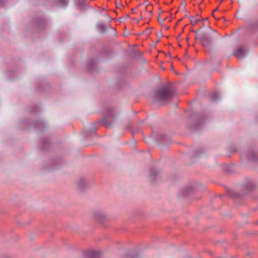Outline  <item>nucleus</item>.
I'll return each mask as SVG.
<instances>
[{
  "label": "nucleus",
  "instance_id": "nucleus-14",
  "mask_svg": "<svg viewBox=\"0 0 258 258\" xmlns=\"http://www.w3.org/2000/svg\"><path fill=\"white\" fill-rule=\"evenodd\" d=\"M190 20L191 24L195 26L196 25L198 22L200 20V16L198 15H197L196 17H190Z\"/></svg>",
  "mask_w": 258,
  "mask_h": 258
},
{
  "label": "nucleus",
  "instance_id": "nucleus-5",
  "mask_svg": "<svg viewBox=\"0 0 258 258\" xmlns=\"http://www.w3.org/2000/svg\"><path fill=\"white\" fill-rule=\"evenodd\" d=\"M77 189L80 192H84L90 187V183L85 178H80L76 182Z\"/></svg>",
  "mask_w": 258,
  "mask_h": 258
},
{
  "label": "nucleus",
  "instance_id": "nucleus-18",
  "mask_svg": "<svg viewBox=\"0 0 258 258\" xmlns=\"http://www.w3.org/2000/svg\"><path fill=\"white\" fill-rule=\"evenodd\" d=\"M7 1L8 0H0V7H3Z\"/></svg>",
  "mask_w": 258,
  "mask_h": 258
},
{
  "label": "nucleus",
  "instance_id": "nucleus-6",
  "mask_svg": "<svg viewBox=\"0 0 258 258\" xmlns=\"http://www.w3.org/2000/svg\"><path fill=\"white\" fill-rule=\"evenodd\" d=\"M83 258H97V251L90 249H85L82 252Z\"/></svg>",
  "mask_w": 258,
  "mask_h": 258
},
{
  "label": "nucleus",
  "instance_id": "nucleus-3",
  "mask_svg": "<svg viewBox=\"0 0 258 258\" xmlns=\"http://www.w3.org/2000/svg\"><path fill=\"white\" fill-rule=\"evenodd\" d=\"M172 95V92L168 86L163 87L157 91L156 96L158 99L161 102L168 100Z\"/></svg>",
  "mask_w": 258,
  "mask_h": 258
},
{
  "label": "nucleus",
  "instance_id": "nucleus-2",
  "mask_svg": "<svg viewBox=\"0 0 258 258\" xmlns=\"http://www.w3.org/2000/svg\"><path fill=\"white\" fill-rule=\"evenodd\" d=\"M20 123L28 128L34 127L38 133H42L47 127V124L43 120H37L34 122H30L28 118H25L20 121Z\"/></svg>",
  "mask_w": 258,
  "mask_h": 258
},
{
  "label": "nucleus",
  "instance_id": "nucleus-17",
  "mask_svg": "<svg viewBox=\"0 0 258 258\" xmlns=\"http://www.w3.org/2000/svg\"><path fill=\"white\" fill-rule=\"evenodd\" d=\"M77 6L80 9H83L85 6L84 0H80L78 2Z\"/></svg>",
  "mask_w": 258,
  "mask_h": 258
},
{
  "label": "nucleus",
  "instance_id": "nucleus-21",
  "mask_svg": "<svg viewBox=\"0 0 258 258\" xmlns=\"http://www.w3.org/2000/svg\"><path fill=\"white\" fill-rule=\"evenodd\" d=\"M39 88L40 90H44L45 89L43 88V86H42V84H39Z\"/></svg>",
  "mask_w": 258,
  "mask_h": 258
},
{
  "label": "nucleus",
  "instance_id": "nucleus-9",
  "mask_svg": "<svg viewBox=\"0 0 258 258\" xmlns=\"http://www.w3.org/2000/svg\"><path fill=\"white\" fill-rule=\"evenodd\" d=\"M51 145L49 140L47 138H44L40 145V149L42 151H47L50 148Z\"/></svg>",
  "mask_w": 258,
  "mask_h": 258
},
{
  "label": "nucleus",
  "instance_id": "nucleus-13",
  "mask_svg": "<svg viewBox=\"0 0 258 258\" xmlns=\"http://www.w3.org/2000/svg\"><path fill=\"white\" fill-rule=\"evenodd\" d=\"M56 4L59 7H64L68 5V1L67 0H57Z\"/></svg>",
  "mask_w": 258,
  "mask_h": 258
},
{
  "label": "nucleus",
  "instance_id": "nucleus-19",
  "mask_svg": "<svg viewBox=\"0 0 258 258\" xmlns=\"http://www.w3.org/2000/svg\"><path fill=\"white\" fill-rule=\"evenodd\" d=\"M92 216L93 218L96 219V218L97 217V214H96V212L95 211H94L93 212H92Z\"/></svg>",
  "mask_w": 258,
  "mask_h": 258
},
{
  "label": "nucleus",
  "instance_id": "nucleus-22",
  "mask_svg": "<svg viewBox=\"0 0 258 258\" xmlns=\"http://www.w3.org/2000/svg\"><path fill=\"white\" fill-rule=\"evenodd\" d=\"M207 29L210 31H213V30L211 29V28L209 26H208Z\"/></svg>",
  "mask_w": 258,
  "mask_h": 258
},
{
  "label": "nucleus",
  "instance_id": "nucleus-7",
  "mask_svg": "<svg viewBox=\"0 0 258 258\" xmlns=\"http://www.w3.org/2000/svg\"><path fill=\"white\" fill-rule=\"evenodd\" d=\"M247 51L246 49L244 47H239L236 51L234 52L235 55L238 59H242L244 57V56L247 54Z\"/></svg>",
  "mask_w": 258,
  "mask_h": 258
},
{
  "label": "nucleus",
  "instance_id": "nucleus-4",
  "mask_svg": "<svg viewBox=\"0 0 258 258\" xmlns=\"http://www.w3.org/2000/svg\"><path fill=\"white\" fill-rule=\"evenodd\" d=\"M96 56L95 55L90 56L87 59L85 64L86 71L92 74L96 70Z\"/></svg>",
  "mask_w": 258,
  "mask_h": 258
},
{
  "label": "nucleus",
  "instance_id": "nucleus-11",
  "mask_svg": "<svg viewBox=\"0 0 258 258\" xmlns=\"http://www.w3.org/2000/svg\"><path fill=\"white\" fill-rule=\"evenodd\" d=\"M202 45L205 47H208L210 44V40L209 38L205 35H203L201 37Z\"/></svg>",
  "mask_w": 258,
  "mask_h": 258
},
{
  "label": "nucleus",
  "instance_id": "nucleus-8",
  "mask_svg": "<svg viewBox=\"0 0 258 258\" xmlns=\"http://www.w3.org/2000/svg\"><path fill=\"white\" fill-rule=\"evenodd\" d=\"M86 134L88 138H93L97 135V126L96 124L93 125L89 131H86Z\"/></svg>",
  "mask_w": 258,
  "mask_h": 258
},
{
  "label": "nucleus",
  "instance_id": "nucleus-12",
  "mask_svg": "<svg viewBox=\"0 0 258 258\" xmlns=\"http://www.w3.org/2000/svg\"><path fill=\"white\" fill-rule=\"evenodd\" d=\"M35 23L38 26L41 27H43L45 25V21L44 18L42 17L36 18L35 19Z\"/></svg>",
  "mask_w": 258,
  "mask_h": 258
},
{
  "label": "nucleus",
  "instance_id": "nucleus-1",
  "mask_svg": "<svg viewBox=\"0 0 258 258\" xmlns=\"http://www.w3.org/2000/svg\"><path fill=\"white\" fill-rule=\"evenodd\" d=\"M102 11L104 12L101 16L102 17L101 20L104 21L106 23L99 24L98 28L100 32L102 34L109 33L113 37H117V32L116 29L114 28L111 27L108 24L111 18L109 16L105 9L103 8Z\"/></svg>",
  "mask_w": 258,
  "mask_h": 258
},
{
  "label": "nucleus",
  "instance_id": "nucleus-20",
  "mask_svg": "<svg viewBox=\"0 0 258 258\" xmlns=\"http://www.w3.org/2000/svg\"><path fill=\"white\" fill-rule=\"evenodd\" d=\"M8 75H12L13 74H14V72L13 71L9 70L6 72Z\"/></svg>",
  "mask_w": 258,
  "mask_h": 258
},
{
  "label": "nucleus",
  "instance_id": "nucleus-10",
  "mask_svg": "<svg viewBox=\"0 0 258 258\" xmlns=\"http://www.w3.org/2000/svg\"><path fill=\"white\" fill-rule=\"evenodd\" d=\"M62 163L60 158H57L53 160L52 161V166L50 167L51 169H56L58 168Z\"/></svg>",
  "mask_w": 258,
  "mask_h": 258
},
{
  "label": "nucleus",
  "instance_id": "nucleus-15",
  "mask_svg": "<svg viewBox=\"0 0 258 258\" xmlns=\"http://www.w3.org/2000/svg\"><path fill=\"white\" fill-rule=\"evenodd\" d=\"M40 109V108L39 106L35 105L30 107L29 109V112L31 113H36L39 111Z\"/></svg>",
  "mask_w": 258,
  "mask_h": 258
},
{
  "label": "nucleus",
  "instance_id": "nucleus-16",
  "mask_svg": "<svg viewBox=\"0 0 258 258\" xmlns=\"http://www.w3.org/2000/svg\"><path fill=\"white\" fill-rule=\"evenodd\" d=\"M105 219V216L102 214H98V225L100 223L102 225H103V221Z\"/></svg>",
  "mask_w": 258,
  "mask_h": 258
}]
</instances>
